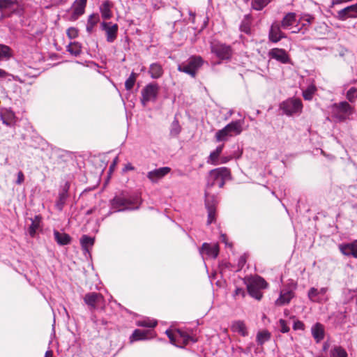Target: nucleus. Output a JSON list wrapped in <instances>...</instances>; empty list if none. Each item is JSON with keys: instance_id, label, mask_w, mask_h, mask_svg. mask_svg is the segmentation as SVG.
I'll return each instance as SVG.
<instances>
[{"instance_id": "nucleus-54", "label": "nucleus", "mask_w": 357, "mask_h": 357, "mask_svg": "<svg viewBox=\"0 0 357 357\" xmlns=\"http://www.w3.org/2000/svg\"><path fill=\"white\" fill-rule=\"evenodd\" d=\"M245 295L246 294L245 290L241 287H236L234 293V297L235 298L237 296H241L242 298H244Z\"/></svg>"}, {"instance_id": "nucleus-51", "label": "nucleus", "mask_w": 357, "mask_h": 357, "mask_svg": "<svg viewBox=\"0 0 357 357\" xmlns=\"http://www.w3.org/2000/svg\"><path fill=\"white\" fill-rule=\"evenodd\" d=\"M7 76H11L13 80L23 83V81L18 76L10 75L6 70L0 68V78H5Z\"/></svg>"}, {"instance_id": "nucleus-41", "label": "nucleus", "mask_w": 357, "mask_h": 357, "mask_svg": "<svg viewBox=\"0 0 357 357\" xmlns=\"http://www.w3.org/2000/svg\"><path fill=\"white\" fill-rule=\"evenodd\" d=\"M137 77V74L135 73L132 72L130 74V77L126 79V81L125 82V87H126V90L129 91L133 88L135 83L136 82Z\"/></svg>"}, {"instance_id": "nucleus-49", "label": "nucleus", "mask_w": 357, "mask_h": 357, "mask_svg": "<svg viewBox=\"0 0 357 357\" xmlns=\"http://www.w3.org/2000/svg\"><path fill=\"white\" fill-rule=\"evenodd\" d=\"M207 224L210 225L215 220V209L212 206H208Z\"/></svg>"}, {"instance_id": "nucleus-21", "label": "nucleus", "mask_w": 357, "mask_h": 357, "mask_svg": "<svg viewBox=\"0 0 357 357\" xmlns=\"http://www.w3.org/2000/svg\"><path fill=\"white\" fill-rule=\"evenodd\" d=\"M340 250L344 255L352 256L354 258H357V240L350 243L340 245Z\"/></svg>"}, {"instance_id": "nucleus-48", "label": "nucleus", "mask_w": 357, "mask_h": 357, "mask_svg": "<svg viewBox=\"0 0 357 357\" xmlns=\"http://www.w3.org/2000/svg\"><path fill=\"white\" fill-rule=\"evenodd\" d=\"M157 325V321L153 320H143L137 322V326L142 327L154 328Z\"/></svg>"}, {"instance_id": "nucleus-60", "label": "nucleus", "mask_w": 357, "mask_h": 357, "mask_svg": "<svg viewBox=\"0 0 357 357\" xmlns=\"http://www.w3.org/2000/svg\"><path fill=\"white\" fill-rule=\"evenodd\" d=\"M231 159V157H222L221 158L220 163H227L228 161H229Z\"/></svg>"}, {"instance_id": "nucleus-17", "label": "nucleus", "mask_w": 357, "mask_h": 357, "mask_svg": "<svg viewBox=\"0 0 357 357\" xmlns=\"http://www.w3.org/2000/svg\"><path fill=\"white\" fill-rule=\"evenodd\" d=\"M154 337V333L152 330H140L135 329L132 335L130 337V342L144 340Z\"/></svg>"}, {"instance_id": "nucleus-3", "label": "nucleus", "mask_w": 357, "mask_h": 357, "mask_svg": "<svg viewBox=\"0 0 357 357\" xmlns=\"http://www.w3.org/2000/svg\"><path fill=\"white\" fill-rule=\"evenodd\" d=\"M231 178V171L229 168L222 167L212 169L208 173L207 188L218 185L220 188L224 187L225 181Z\"/></svg>"}, {"instance_id": "nucleus-52", "label": "nucleus", "mask_w": 357, "mask_h": 357, "mask_svg": "<svg viewBox=\"0 0 357 357\" xmlns=\"http://www.w3.org/2000/svg\"><path fill=\"white\" fill-rule=\"evenodd\" d=\"M66 33L70 39L75 38L78 36V29L75 27H70L67 29Z\"/></svg>"}, {"instance_id": "nucleus-57", "label": "nucleus", "mask_w": 357, "mask_h": 357, "mask_svg": "<svg viewBox=\"0 0 357 357\" xmlns=\"http://www.w3.org/2000/svg\"><path fill=\"white\" fill-rule=\"evenodd\" d=\"M223 148H224V144L220 145V146H218L215 149V150H214L213 151H214L215 153H217V154H218L219 155H221V153H222V152Z\"/></svg>"}, {"instance_id": "nucleus-1", "label": "nucleus", "mask_w": 357, "mask_h": 357, "mask_svg": "<svg viewBox=\"0 0 357 357\" xmlns=\"http://www.w3.org/2000/svg\"><path fill=\"white\" fill-rule=\"evenodd\" d=\"M110 204L112 208L116 211L135 210L139 208L141 199L137 195L126 196L124 192H122L111 199Z\"/></svg>"}, {"instance_id": "nucleus-43", "label": "nucleus", "mask_w": 357, "mask_h": 357, "mask_svg": "<svg viewBox=\"0 0 357 357\" xmlns=\"http://www.w3.org/2000/svg\"><path fill=\"white\" fill-rule=\"evenodd\" d=\"M181 126L179 125L178 121L177 119H174L171 126L170 134L172 136L176 137L181 132Z\"/></svg>"}, {"instance_id": "nucleus-15", "label": "nucleus", "mask_w": 357, "mask_h": 357, "mask_svg": "<svg viewBox=\"0 0 357 357\" xmlns=\"http://www.w3.org/2000/svg\"><path fill=\"white\" fill-rule=\"evenodd\" d=\"M87 0H75L72 6L73 13L70 20L75 21L84 13Z\"/></svg>"}, {"instance_id": "nucleus-40", "label": "nucleus", "mask_w": 357, "mask_h": 357, "mask_svg": "<svg viewBox=\"0 0 357 357\" xmlns=\"http://www.w3.org/2000/svg\"><path fill=\"white\" fill-rule=\"evenodd\" d=\"M67 50L71 54L78 56L81 53V45L78 43H71Z\"/></svg>"}, {"instance_id": "nucleus-59", "label": "nucleus", "mask_w": 357, "mask_h": 357, "mask_svg": "<svg viewBox=\"0 0 357 357\" xmlns=\"http://www.w3.org/2000/svg\"><path fill=\"white\" fill-rule=\"evenodd\" d=\"M246 259L245 256H241L238 259V264L243 266L245 264Z\"/></svg>"}, {"instance_id": "nucleus-26", "label": "nucleus", "mask_w": 357, "mask_h": 357, "mask_svg": "<svg viewBox=\"0 0 357 357\" xmlns=\"http://www.w3.org/2000/svg\"><path fill=\"white\" fill-rule=\"evenodd\" d=\"M31 225L28 228V233L31 237H33L36 231L39 229L42 218L40 215H35L34 218H29Z\"/></svg>"}, {"instance_id": "nucleus-50", "label": "nucleus", "mask_w": 357, "mask_h": 357, "mask_svg": "<svg viewBox=\"0 0 357 357\" xmlns=\"http://www.w3.org/2000/svg\"><path fill=\"white\" fill-rule=\"evenodd\" d=\"M280 326V331L282 333H286L289 331V327L287 326V321L282 319H280L278 321Z\"/></svg>"}, {"instance_id": "nucleus-27", "label": "nucleus", "mask_w": 357, "mask_h": 357, "mask_svg": "<svg viewBox=\"0 0 357 357\" xmlns=\"http://www.w3.org/2000/svg\"><path fill=\"white\" fill-rule=\"evenodd\" d=\"M296 20V14L295 13H288L282 18L280 25L281 27L287 29L292 26Z\"/></svg>"}, {"instance_id": "nucleus-35", "label": "nucleus", "mask_w": 357, "mask_h": 357, "mask_svg": "<svg viewBox=\"0 0 357 357\" xmlns=\"http://www.w3.org/2000/svg\"><path fill=\"white\" fill-rule=\"evenodd\" d=\"M331 357H347L346 350L340 346H335L331 350Z\"/></svg>"}, {"instance_id": "nucleus-22", "label": "nucleus", "mask_w": 357, "mask_h": 357, "mask_svg": "<svg viewBox=\"0 0 357 357\" xmlns=\"http://www.w3.org/2000/svg\"><path fill=\"white\" fill-rule=\"evenodd\" d=\"M231 136L238 135L243 131V121L241 120L233 121L226 126Z\"/></svg>"}, {"instance_id": "nucleus-36", "label": "nucleus", "mask_w": 357, "mask_h": 357, "mask_svg": "<svg viewBox=\"0 0 357 357\" xmlns=\"http://www.w3.org/2000/svg\"><path fill=\"white\" fill-rule=\"evenodd\" d=\"M317 91V87L314 84H311L303 91V97L305 100H311Z\"/></svg>"}, {"instance_id": "nucleus-28", "label": "nucleus", "mask_w": 357, "mask_h": 357, "mask_svg": "<svg viewBox=\"0 0 357 357\" xmlns=\"http://www.w3.org/2000/svg\"><path fill=\"white\" fill-rule=\"evenodd\" d=\"M149 73L153 79H158L162 75L163 69L160 63H154L150 66Z\"/></svg>"}, {"instance_id": "nucleus-63", "label": "nucleus", "mask_w": 357, "mask_h": 357, "mask_svg": "<svg viewBox=\"0 0 357 357\" xmlns=\"http://www.w3.org/2000/svg\"><path fill=\"white\" fill-rule=\"evenodd\" d=\"M53 356V352L51 350H48L45 352V357H52Z\"/></svg>"}, {"instance_id": "nucleus-29", "label": "nucleus", "mask_w": 357, "mask_h": 357, "mask_svg": "<svg viewBox=\"0 0 357 357\" xmlns=\"http://www.w3.org/2000/svg\"><path fill=\"white\" fill-rule=\"evenodd\" d=\"M231 329L233 331L236 332L242 336L248 335L246 326L243 321H236L232 323Z\"/></svg>"}, {"instance_id": "nucleus-30", "label": "nucleus", "mask_w": 357, "mask_h": 357, "mask_svg": "<svg viewBox=\"0 0 357 357\" xmlns=\"http://www.w3.org/2000/svg\"><path fill=\"white\" fill-rule=\"evenodd\" d=\"M99 15L97 13H93L89 16L86 24V31L89 33H92L94 26L99 22Z\"/></svg>"}, {"instance_id": "nucleus-5", "label": "nucleus", "mask_w": 357, "mask_h": 357, "mask_svg": "<svg viewBox=\"0 0 357 357\" xmlns=\"http://www.w3.org/2000/svg\"><path fill=\"white\" fill-rule=\"evenodd\" d=\"M165 333L169 338L171 343L178 347H184L190 341L193 342H196V340L190 336L186 332L180 329H176L175 331L167 330Z\"/></svg>"}, {"instance_id": "nucleus-9", "label": "nucleus", "mask_w": 357, "mask_h": 357, "mask_svg": "<svg viewBox=\"0 0 357 357\" xmlns=\"http://www.w3.org/2000/svg\"><path fill=\"white\" fill-rule=\"evenodd\" d=\"M303 104L300 99L290 98L280 104V109L288 116H291L296 113L301 112Z\"/></svg>"}, {"instance_id": "nucleus-34", "label": "nucleus", "mask_w": 357, "mask_h": 357, "mask_svg": "<svg viewBox=\"0 0 357 357\" xmlns=\"http://www.w3.org/2000/svg\"><path fill=\"white\" fill-rule=\"evenodd\" d=\"M272 0H252L251 3L252 8L255 10H263Z\"/></svg>"}, {"instance_id": "nucleus-37", "label": "nucleus", "mask_w": 357, "mask_h": 357, "mask_svg": "<svg viewBox=\"0 0 357 357\" xmlns=\"http://www.w3.org/2000/svg\"><path fill=\"white\" fill-rule=\"evenodd\" d=\"M270 338L271 333L268 331H259L257 335V342L259 345H262L264 342L268 341Z\"/></svg>"}, {"instance_id": "nucleus-2", "label": "nucleus", "mask_w": 357, "mask_h": 357, "mask_svg": "<svg viewBox=\"0 0 357 357\" xmlns=\"http://www.w3.org/2000/svg\"><path fill=\"white\" fill-rule=\"evenodd\" d=\"M244 283L249 295L257 301H260L263 297L261 290L266 289L268 286L267 282L259 275L245 278Z\"/></svg>"}, {"instance_id": "nucleus-33", "label": "nucleus", "mask_w": 357, "mask_h": 357, "mask_svg": "<svg viewBox=\"0 0 357 357\" xmlns=\"http://www.w3.org/2000/svg\"><path fill=\"white\" fill-rule=\"evenodd\" d=\"M308 298L314 303H321L323 301V298H321L319 294L318 293V289L314 287H311L307 293Z\"/></svg>"}, {"instance_id": "nucleus-12", "label": "nucleus", "mask_w": 357, "mask_h": 357, "mask_svg": "<svg viewBox=\"0 0 357 357\" xmlns=\"http://www.w3.org/2000/svg\"><path fill=\"white\" fill-rule=\"evenodd\" d=\"M281 25L277 22L271 24L268 33V39L271 42L277 43L287 37L286 34L281 31Z\"/></svg>"}, {"instance_id": "nucleus-61", "label": "nucleus", "mask_w": 357, "mask_h": 357, "mask_svg": "<svg viewBox=\"0 0 357 357\" xmlns=\"http://www.w3.org/2000/svg\"><path fill=\"white\" fill-rule=\"evenodd\" d=\"M134 169H135L134 167L131 164L128 163L125 166L123 170L128 171V170H133Z\"/></svg>"}, {"instance_id": "nucleus-64", "label": "nucleus", "mask_w": 357, "mask_h": 357, "mask_svg": "<svg viewBox=\"0 0 357 357\" xmlns=\"http://www.w3.org/2000/svg\"><path fill=\"white\" fill-rule=\"evenodd\" d=\"M117 159H118V158H116L114 159V160L113 163L110 165V167H109V169H110V170H112V169L114 167V166L116 165V162H117Z\"/></svg>"}, {"instance_id": "nucleus-25", "label": "nucleus", "mask_w": 357, "mask_h": 357, "mask_svg": "<svg viewBox=\"0 0 357 357\" xmlns=\"http://www.w3.org/2000/svg\"><path fill=\"white\" fill-rule=\"evenodd\" d=\"M54 239L60 245H68L71 242V237L66 233H61L59 231H54Z\"/></svg>"}, {"instance_id": "nucleus-53", "label": "nucleus", "mask_w": 357, "mask_h": 357, "mask_svg": "<svg viewBox=\"0 0 357 357\" xmlns=\"http://www.w3.org/2000/svg\"><path fill=\"white\" fill-rule=\"evenodd\" d=\"M305 328V324L303 321L296 320L294 321L293 325V329L295 331L301 330L304 331Z\"/></svg>"}, {"instance_id": "nucleus-16", "label": "nucleus", "mask_w": 357, "mask_h": 357, "mask_svg": "<svg viewBox=\"0 0 357 357\" xmlns=\"http://www.w3.org/2000/svg\"><path fill=\"white\" fill-rule=\"evenodd\" d=\"M268 56L282 63H288L290 61L289 54L284 49L273 48L268 52Z\"/></svg>"}, {"instance_id": "nucleus-47", "label": "nucleus", "mask_w": 357, "mask_h": 357, "mask_svg": "<svg viewBox=\"0 0 357 357\" xmlns=\"http://www.w3.org/2000/svg\"><path fill=\"white\" fill-rule=\"evenodd\" d=\"M68 197V192L67 190H63V192L59 193V201L57 202V206L59 209H61L66 199Z\"/></svg>"}, {"instance_id": "nucleus-32", "label": "nucleus", "mask_w": 357, "mask_h": 357, "mask_svg": "<svg viewBox=\"0 0 357 357\" xmlns=\"http://www.w3.org/2000/svg\"><path fill=\"white\" fill-rule=\"evenodd\" d=\"M80 243L84 250L89 251V248L94 244V238L83 235L80 238Z\"/></svg>"}, {"instance_id": "nucleus-18", "label": "nucleus", "mask_w": 357, "mask_h": 357, "mask_svg": "<svg viewBox=\"0 0 357 357\" xmlns=\"http://www.w3.org/2000/svg\"><path fill=\"white\" fill-rule=\"evenodd\" d=\"M171 169L168 167H160L153 171L149 172L147 178L153 183L158 182L160 179L169 173Z\"/></svg>"}, {"instance_id": "nucleus-24", "label": "nucleus", "mask_w": 357, "mask_h": 357, "mask_svg": "<svg viewBox=\"0 0 357 357\" xmlns=\"http://www.w3.org/2000/svg\"><path fill=\"white\" fill-rule=\"evenodd\" d=\"M294 296V293L291 290L282 291L280 297L275 301V303L278 306L288 304Z\"/></svg>"}, {"instance_id": "nucleus-14", "label": "nucleus", "mask_w": 357, "mask_h": 357, "mask_svg": "<svg viewBox=\"0 0 357 357\" xmlns=\"http://www.w3.org/2000/svg\"><path fill=\"white\" fill-rule=\"evenodd\" d=\"M0 10L2 13H20L19 4L16 0H0Z\"/></svg>"}, {"instance_id": "nucleus-6", "label": "nucleus", "mask_w": 357, "mask_h": 357, "mask_svg": "<svg viewBox=\"0 0 357 357\" xmlns=\"http://www.w3.org/2000/svg\"><path fill=\"white\" fill-rule=\"evenodd\" d=\"M83 300L90 311L98 309L103 310L105 307V299L102 294L98 292L86 293Z\"/></svg>"}, {"instance_id": "nucleus-38", "label": "nucleus", "mask_w": 357, "mask_h": 357, "mask_svg": "<svg viewBox=\"0 0 357 357\" xmlns=\"http://www.w3.org/2000/svg\"><path fill=\"white\" fill-rule=\"evenodd\" d=\"M251 19L252 17L250 15L245 16V18L241 24V31L245 33H249L250 32Z\"/></svg>"}, {"instance_id": "nucleus-31", "label": "nucleus", "mask_w": 357, "mask_h": 357, "mask_svg": "<svg viewBox=\"0 0 357 357\" xmlns=\"http://www.w3.org/2000/svg\"><path fill=\"white\" fill-rule=\"evenodd\" d=\"M231 137H232L231 135L225 126L222 129L219 130L215 135L217 142H226Z\"/></svg>"}, {"instance_id": "nucleus-8", "label": "nucleus", "mask_w": 357, "mask_h": 357, "mask_svg": "<svg viewBox=\"0 0 357 357\" xmlns=\"http://www.w3.org/2000/svg\"><path fill=\"white\" fill-rule=\"evenodd\" d=\"M211 51L221 60H229L233 54V50L230 45L219 42L211 44Z\"/></svg>"}, {"instance_id": "nucleus-39", "label": "nucleus", "mask_w": 357, "mask_h": 357, "mask_svg": "<svg viewBox=\"0 0 357 357\" xmlns=\"http://www.w3.org/2000/svg\"><path fill=\"white\" fill-rule=\"evenodd\" d=\"M14 117L15 114L12 112H8L5 114H1L0 116L3 123L6 124V126H11L13 124Z\"/></svg>"}, {"instance_id": "nucleus-13", "label": "nucleus", "mask_w": 357, "mask_h": 357, "mask_svg": "<svg viewBox=\"0 0 357 357\" xmlns=\"http://www.w3.org/2000/svg\"><path fill=\"white\" fill-rule=\"evenodd\" d=\"M357 17V3L347 6L337 13V18L341 21H345L348 18Z\"/></svg>"}, {"instance_id": "nucleus-23", "label": "nucleus", "mask_w": 357, "mask_h": 357, "mask_svg": "<svg viewBox=\"0 0 357 357\" xmlns=\"http://www.w3.org/2000/svg\"><path fill=\"white\" fill-rule=\"evenodd\" d=\"M112 6L113 4L109 1H105L100 5V12L103 20H109L112 17Z\"/></svg>"}, {"instance_id": "nucleus-58", "label": "nucleus", "mask_w": 357, "mask_h": 357, "mask_svg": "<svg viewBox=\"0 0 357 357\" xmlns=\"http://www.w3.org/2000/svg\"><path fill=\"white\" fill-rule=\"evenodd\" d=\"M328 291V288L327 287H322L320 289H318V293L319 294V296H324L326 294V293Z\"/></svg>"}, {"instance_id": "nucleus-19", "label": "nucleus", "mask_w": 357, "mask_h": 357, "mask_svg": "<svg viewBox=\"0 0 357 357\" xmlns=\"http://www.w3.org/2000/svg\"><path fill=\"white\" fill-rule=\"evenodd\" d=\"M200 252L208 257L215 259L219 254V246L217 243L210 244L204 243L200 248Z\"/></svg>"}, {"instance_id": "nucleus-42", "label": "nucleus", "mask_w": 357, "mask_h": 357, "mask_svg": "<svg viewBox=\"0 0 357 357\" xmlns=\"http://www.w3.org/2000/svg\"><path fill=\"white\" fill-rule=\"evenodd\" d=\"M346 98L351 103H354L357 100V88H350L346 94Z\"/></svg>"}, {"instance_id": "nucleus-56", "label": "nucleus", "mask_w": 357, "mask_h": 357, "mask_svg": "<svg viewBox=\"0 0 357 357\" xmlns=\"http://www.w3.org/2000/svg\"><path fill=\"white\" fill-rule=\"evenodd\" d=\"M91 319H92V321H93L95 324H96L97 325H98V324H99V323H100V324H102V325H104V326H105V325H107V321L106 319H100V320H97V319H96V316L92 317Z\"/></svg>"}, {"instance_id": "nucleus-11", "label": "nucleus", "mask_w": 357, "mask_h": 357, "mask_svg": "<svg viewBox=\"0 0 357 357\" xmlns=\"http://www.w3.org/2000/svg\"><path fill=\"white\" fill-rule=\"evenodd\" d=\"M100 28L105 31L108 43H113L117 38L119 25L112 22H102Z\"/></svg>"}, {"instance_id": "nucleus-4", "label": "nucleus", "mask_w": 357, "mask_h": 357, "mask_svg": "<svg viewBox=\"0 0 357 357\" xmlns=\"http://www.w3.org/2000/svg\"><path fill=\"white\" fill-rule=\"evenodd\" d=\"M204 63V60L200 56H190L186 62L178 65V70L190 75L192 77H195L197 70Z\"/></svg>"}, {"instance_id": "nucleus-45", "label": "nucleus", "mask_w": 357, "mask_h": 357, "mask_svg": "<svg viewBox=\"0 0 357 357\" xmlns=\"http://www.w3.org/2000/svg\"><path fill=\"white\" fill-rule=\"evenodd\" d=\"M219 158L220 155L218 154L215 153L214 151H212L207 158V163L213 165H218L220 163Z\"/></svg>"}, {"instance_id": "nucleus-55", "label": "nucleus", "mask_w": 357, "mask_h": 357, "mask_svg": "<svg viewBox=\"0 0 357 357\" xmlns=\"http://www.w3.org/2000/svg\"><path fill=\"white\" fill-rule=\"evenodd\" d=\"M24 181V175L22 171H20L17 174V179L16 181V183L17 185H21Z\"/></svg>"}, {"instance_id": "nucleus-7", "label": "nucleus", "mask_w": 357, "mask_h": 357, "mask_svg": "<svg viewBox=\"0 0 357 357\" xmlns=\"http://www.w3.org/2000/svg\"><path fill=\"white\" fill-rule=\"evenodd\" d=\"M333 111L335 116L343 121L355 112L354 107L347 101H342L333 105Z\"/></svg>"}, {"instance_id": "nucleus-46", "label": "nucleus", "mask_w": 357, "mask_h": 357, "mask_svg": "<svg viewBox=\"0 0 357 357\" xmlns=\"http://www.w3.org/2000/svg\"><path fill=\"white\" fill-rule=\"evenodd\" d=\"M206 195V199H205V205L208 210V206H212V207L215 209L216 206V200L214 197V196L209 195L207 192L205 193Z\"/></svg>"}, {"instance_id": "nucleus-20", "label": "nucleus", "mask_w": 357, "mask_h": 357, "mask_svg": "<svg viewBox=\"0 0 357 357\" xmlns=\"http://www.w3.org/2000/svg\"><path fill=\"white\" fill-rule=\"evenodd\" d=\"M311 333L315 342L317 343L320 342L325 337L324 326L319 322H317L312 326Z\"/></svg>"}, {"instance_id": "nucleus-10", "label": "nucleus", "mask_w": 357, "mask_h": 357, "mask_svg": "<svg viewBox=\"0 0 357 357\" xmlns=\"http://www.w3.org/2000/svg\"><path fill=\"white\" fill-rule=\"evenodd\" d=\"M159 86L157 84H149L142 91V102L145 105L148 102L155 101L157 98Z\"/></svg>"}, {"instance_id": "nucleus-44", "label": "nucleus", "mask_w": 357, "mask_h": 357, "mask_svg": "<svg viewBox=\"0 0 357 357\" xmlns=\"http://www.w3.org/2000/svg\"><path fill=\"white\" fill-rule=\"evenodd\" d=\"M10 48L4 45H0V61L10 56Z\"/></svg>"}, {"instance_id": "nucleus-62", "label": "nucleus", "mask_w": 357, "mask_h": 357, "mask_svg": "<svg viewBox=\"0 0 357 357\" xmlns=\"http://www.w3.org/2000/svg\"><path fill=\"white\" fill-rule=\"evenodd\" d=\"M330 347V344L328 342H325L323 344V350L327 351Z\"/></svg>"}]
</instances>
